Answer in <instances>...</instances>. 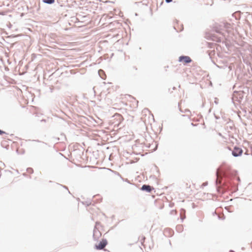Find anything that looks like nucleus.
I'll list each match as a JSON object with an SVG mask.
<instances>
[{"instance_id":"1","label":"nucleus","mask_w":252,"mask_h":252,"mask_svg":"<svg viewBox=\"0 0 252 252\" xmlns=\"http://www.w3.org/2000/svg\"><path fill=\"white\" fill-rule=\"evenodd\" d=\"M107 244L106 239L102 240L98 244L95 245V248L97 250L103 249Z\"/></svg>"},{"instance_id":"2","label":"nucleus","mask_w":252,"mask_h":252,"mask_svg":"<svg viewBox=\"0 0 252 252\" xmlns=\"http://www.w3.org/2000/svg\"><path fill=\"white\" fill-rule=\"evenodd\" d=\"M242 152H243V151L241 148H238V147H235L232 152V155L234 157H237V156H240L242 154Z\"/></svg>"},{"instance_id":"3","label":"nucleus","mask_w":252,"mask_h":252,"mask_svg":"<svg viewBox=\"0 0 252 252\" xmlns=\"http://www.w3.org/2000/svg\"><path fill=\"white\" fill-rule=\"evenodd\" d=\"M180 62L183 61L185 63H189L191 62V60L188 56H181L179 58Z\"/></svg>"},{"instance_id":"4","label":"nucleus","mask_w":252,"mask_h":252,"mask_svg":"<svg viewBox=\"0 0 252 252\" xmlns=\"http://www.w3.org/2000/svg\"><path fill=\"white\" fill-rule=\"evenodd\" d=\"M142 190H145L148 192H150L154 188L149 185H144L141 189Z\"/></svg>"},{"instance_id":"5","label":"nucleus","mask_w":252,"mask_h":252,"mask_svg":"<svg viewBox=\"0 0 252 252\" xmlns=\"http://www.w3.org/2000/svg\"><path fill=\"white\" fill-rule=\"evenodd\" d=\"M43 1L45 3L51 4L54 2L55 0H43Z\"/></svg>"},{"instance_id":"6","label":"nucleus","mask_w":252,"mask_h":252,"mask_svg":"<svg viewBox=\"0 0 252 252\" xmlns=\"http://www.w3.org/2000/svg\"><path fill=\"white\" fill-rule=\"evenodd\" d=\"M27 172H28L29 174H31L33 173V169H32V168H27Z\"/></svg>"},{"instance_id":"7","label":"nucleus","mask_w":252,"mask_h":252,"mask_svg":"<svg viewBox=\"0 0 252 252\" xmlns=\"http://www.w3.org/2000/svg\"><path fill=\"white\" fill-rule=\"evenodd\" d=\"M191 184H192V185L193 186H194V184H193L192 183H191L190 182L187 183L186 184V186H187V188H190V187H191Z\"/></svg>"},{"instance_id":"8","label":"nucleus","mask_w":252,"mask_h":252,"mask_svg":"<svg viewBox=\"0 0 252 252\" xmlns=\"http://www.w3.org/2000/svg\"><path fill=\"white\" fill-rule=\"evenodd\" d=\"M104 73V72H103V70H100L99 71V74H100V75H101V73Z\"/></svg>"},{"instance_id":"9","label":"nucleus","mask_w":252,"mask_h":252,"mask_svg":"<svg viewBox=\"0 0 252 252\" xmlns=\"http://www.w3.org/2000/svg\"><path fill=\"white\" fill-rule=\"evenodd\" d=\"M5 132L4 131H3L0 129V134H2L3 133H5Z\"/></svg>"},{"instance_id":"10","label":"nucleus","mask_w":252,"mask_h":252,"mask_svg":"<svg viewBox=\"0 0 252 252\" xmlns=\"http://www.w3.org/2000/svg\"><path fill=\"white\" fill-rule=\"evenodd\" d=\"M167 2H170L172 1V0H165Z\"/></svg>"}]
</instances>
